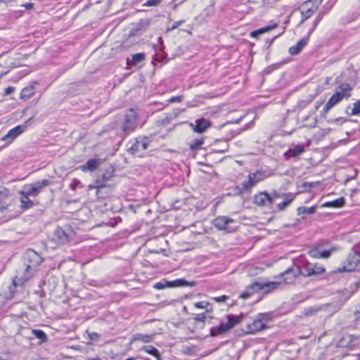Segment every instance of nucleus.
Wrapping results in <instances>:
<instances>
[{
	"mask_svg": "<svg viewBox=\"0 0 360 360\" xmlns=\"http://www.w3.org/2000/svg\"><path fill=\"white\" fill-rule=\"evenodd\" d=\"M300 275L301 268L297 266H292L280 275L281 279L279 281L264 283L255 282L250 285V288L252 290H260L264 292H270L272 290L278 288L283 283H293L296 278Z\"/></svg>",
	"mask_w": 360,
	"mask_h": 360,
	"instance_id": "f257e3e1",
	"label": "nucleus"
},
{
	"mask_svg": "<svg viewBox=\"0 0 360 360\" xmlns=\"http://www.w3.org/2000/svg\"><path fill=\"white\" fill-rule=\"evenodd\" d=\"M42 257L34 250H29L25 255V262L26 269L23 276H15L13 279V285L14 287L22 285L25 282L29 281L37 271V266L42 262Z\"/></svg>",
	"mask_w": 360,
	"mask_h": 360,
	"instance_id": "f03ea898",
	"label": "nucleus"
},
{
	"mask_svg": "<svg viewBox=\"0 0 360 360\" xmlns=\"http://www.w3.org/2000/svg\"><path fill=\"white\" fill-rule=\"evenodd\" d=\"M271 319V316L269 313L259 314L255 317L249 319L245 323V333L255 334L265 330Z\"/></svg>",
	"mask_w": 360,
	"mask_h": 360,
	"instance_id": "7ed1b4c3",
	"label": "nucleus"
},
{
	"mask_svg": "<svg viewBox=\"0 0 360 360\" xmlns=\"http://www.w3.org/2000/svg\"><path fill=\"white\" fill-rule=\"evenodd\" d=\"M243 318V314L238 316L232 314L227 315V321L226 323L221 322L218 326L213 327L210 329V335L214 337L228 332L234 326L240 323L242 321Z\"/></svg>",
	"mask_w": 360,
	"mask_h": 360,
	"instance_id": "20e7f679",
	"label": "nucleus"
},
{
	"mask_svg": "<svg viewBox=\"0 0 360 360\" xmlns=\"http://www.w3.org/2000/svg\"><path fill=\"white\" fill-rule=\"evenodd\" d=\"M137 113L136 112L132 109H129L125 115L124 120L121 124V129L122 132L125 135H129L131 132H133L137 125Z\"/></svg>",
	"mask_w": 360,
	"mask_h": 360,
	"instance_id": "39448f33",
	"label": "nucleus"
},
{
	"mask_svg": "<svg viewBox=\"0 0 360 360\" xmlns=\"http://www.w3.org/2000/svg\"><path fill=\"white\" fill-rule=\"evenodd\" d=\"M129 143L131 146L128 148L127 151L131 155L141 156L148 148V140L146 137L139 136Z\"/></svg>",
	"mask_w": 360,
	"mask_h": 360,
	"instance_id": "423d86ee",
	"label": "nucleus"
},
{
	"mask_svg": "<svg viewBox=\"0 0 360 360\" xmlns=\"http://www.w3.org/2000/svg\"><path fill=\"white\" fill-rule=\"evenodd\" d=\"M326 271L325 267L319 263L312 264L305 262L301 269V275L304 277L320 275Z\"/></svg>",
	"mask_w": 360,
	"mask_h": 360,
	"instance_id": "0eeeda50",
	"label": "nucleus"
},
{
	"mask_svg": "<svg viewBox=\"0 0 360 360\" xmlns=\"http://www.w3.org/2000/svg\"><path fill=\"white\" fill-rule=\"evenodd\" d=\"M321 0H309L301 7L302 22L309 19L317 11Z\"/></svg>",
	"mask_w": 360,
	"mask_h": 360,
	"instance_id": "6e6552de",
	"label": "nucleus"
},
{
	"mask_svg": "<svg viewBox=\"0 0 360 360\" xmlns=\"http://www.w3.org/2000/svg\"><path fill=\"white\" fill-rule=\"evenodd\" d=\"M359 262L360 254L356 252H352L348 256L344 264L338 269V271L340 272L352 271Z\"/></svg>",
	"mask_w": 360,
	"mask_h": 360,
	"instance_id": "1a4fd4ad",
	"label": "nucleus"
},
{
	"mask_svg": "<svg viewBox=\"0 0 360 360\" xmlns=\"http://www.w3.org/2000/svg\"><path fill=\"white\" fill-rule=\"evenodd\" d=\"M279 197V194L274 192L271 195L266 192H261L255 195L254 202L256 205L259 206H266L271 204L273 201Z\"/></svg>",
	"mask_w": 360,
	"mask_h": 360,
	"instance_id": "9d476101",
	"label": "nucleus"
},
{
	"mask_svg": "<svg viewBox=\"0 0 360 360\" xmlns=\"http://www.w3.org/2000/svg\"><path fill=\"white\" fill-rule=\"evenodd\" d=\"M190 127L192 130L198 134L204 133L207 129L211 127L212 122L204 117L197 119L195 123H190Z\"/></svg>",
	"mask_w": 360,
	"mask_h": 360,
	"instance_id": "9b49d317",
	"label": "nucleus"
},
{
	"mask_svg": "<svg viewBox=\"0 0 360 360\" xmlns=\"http://www.w3.org/2000/svg\"><path fill=\"white\" fill-rule=\"evenodd\" d=\"M336 250V248H331L329 250H323L322 248V246L319 245L317 246L313 247L311 248L309 251V255L314 258H324L327 259L328 258L331 253Z\"/></svg>",
	"mask_w": 360,
	"mask_h": 360,
	"instance_id": "f8f14e48",
	"label": "nucleus"
},
{
	"mask_svg": "<svg viewBox=\"0 0 360 360\" xmlns=\"http://www.w3.org/2000/svg\"><path fill=\"white\" fill-rule=\"evenodd\" d=\"M47 185V181H42L41 184L37 185H28L25 186L22 191H19V193L35 197L39 194L41 188Z\"/></svg>",
	"mask_w": 360,
	"mask_h": 360,
	"instance_id": "ddd939ff",
	"label": "nucleus"
},
{
	"mask_svg": "<svg viewBox=\"0 0 360 360\" xmlns=\"http://www.w3.org/2000/svg\"><path fill=\"white\" fill-rule=\"evenodd\" d=\"M343 99L344 98L340 93L335 91L323 107L321 114L326 115L332 108L340 103Z\"/></svg>",
	"mask_w": 360,
	"mask_h": 360,
	"instance_id": "4468645a",
	"label": "nucleus"
},
{
	"mask_svg": "<svg viewBox=\"0 0 360 360\" xmlns=\"http://www.w3.org/2000/svg\"><path fill=\"white\" fill-rule=\"evenodd\" d=\"M26 129V125H18L15 127L10 129L8 132L2 137V141H12L13 139H15L16 137H18L19 135L22 134Z\"/></svg>",
	"mask_w": 360,
	"mask_h": 360,
	"instance_id": "2eb2a0df",
	"label": "nucleus"
},
{
	"mask_svg": "<svg viewBox=\"0 0 360 360\" xmlns=\"http://www.w3.org/2000/svg\"><path fill=\"white\" fill-rule=\"evenodd\" d=\"M102 164V160L98 158L89 160L85 164L79 166L82 172H94Z\"/></svg>",
	"mask_w": 360,
	"mask_h": 360,
	"instance_id": "dca6fc26",
	"label": "nucleus"
},
{
	"mask_svg": "<svg viewBox=\"0 0 360 360\" xmlns=\"http://www.w3.org/2000/svg\"><path fill=\"white\" fill-rule=\"evenodd\" d=\"M352 86L347 82L340 83L335 89V92H338L340 95L346 99H348L352 96Z\"/></svg>",
	"mask_w": 360,
	"mask_h": 360,
	"instance_id": "f3484780",
	"label": "nucleus"
},
{
	"mask_svg": "<svg viewBox=\"0 0 360 360\" xmlns=\"http://www.w3.org/2000/svg\"><path fill=\"white\" fill-rule=\"evenodd\" d=\"M233 220L226 217H218L214 221V226L219 230H225L228 228L229 224L233 223Z\"/></svg>",
	"mask_w": 360,
	"mask_h": 360,
	"instance_id": "a211bd4d",
	"label": "nucleus"
},
{
	"mask_svg": "<svg viewBox=\"0 0 360 360\" xmlns=\"http://www.w3.org/2000/svg\"><path fill=\"white\" fill-rule=\"evenodd\" d=\"M54 236H55V240L59 244H65V243H68L70 239L69 234L61 228H58L55 231Z\"/></svg>",
	"mask_w": 360,
	"mask_h": 360,
	"instance_id": "6ab92c4d",
	"label": "nucleus"
},
{
	"mask_svg": "<svg viewBox=\"0 0 360 360\" xmlns=\"http://www.w3.org/2000/svg\"><path fill=\"white\" fill-rule=\"evenodd\" d=\"M307 41L308 37L301 39L295 45L290 47L289 53L292 56L298 54L307 45Z\"/></svg>",
	"mask_w": 360,
	"mask_h": 360,
	"instance_id": "aec40b11",
	"label": "nucleus"
},
{
	"mask_svg": "<svg viewBox=\"0 0 360 360\" xmlns=\"http://www.w3.org/2000/svg\"><path fill=\"white\" fill-rule=\"evenodd\" d=\"M304 150L302 145H296L290 148L284 154L286 158H294L302 154Z\"/></svg>",
	"mask_w": 360,
	"mask_h": 360,
	"instance_id": "412c9836",
	"label": "nucleus"
},
{
	"mask_svg": "<svg viewBox=\"0 0 360 360\" xmlns=\"http://www.w3.org/2000/svg\"><path fill=\"white\" fill-rule=\"evenodd\" d=\"M278 26L276 23L273 24L272 25L265 26L264 27L259 28L258 30L252 31L250 34V36L253 38H257L260 34H264L266 32H269Z\"/></svg>",
	"mask_w": 360,
	"mask_h": 360,
	"instance_id": "4be33fe9",
	"label": "nucleus"
},
{
	"mask_svg": "<svg viewBox=\"0 0 360 360\" xmlns=\"http://www.w3.org/2000/svg\"><path fill=\"white\" fill-rule=\"evenodd\" d=\"M207 319H212V313H208V314L207 313L196 314L194 318V321L196 323H198L200 325V328H203L204 324Z\"/></svg>",
	"mask_w": 360,
	"mask_h": 360,
	"instance_id": "5701e85b",
	"label": "nucleus"
},
{
	"mask_svg": "<svg viewBox=\"0 0 360 360\" xmlns=\"http://www.w3.org/2000/svg\"><path fill=\"white\" fill-rule=\"evenodd\" d=\"M255 181H246L245 183H243L242 184V187L236 186V191H235L234 194H236V195H241L242 193H243L244 191L248 190L250 188L253 186L255 185Z\"/></svg>",
	"mask_w": 360,
	"mask_h": 360,
	"instance_id": "b1692460",
	"label": "nucleus"
},
{
	"mask_svg": "<svg viewBox=\"0 0 360 360\" xmlns=\"http://www.w3.org/2000/svg\"><path fill=\"white\" fill-rule=\"evenodd\" d=\"M142 350L156 357L157 360H161L160 354L155 347L152 345L144 346L142 347Z\"/></svg>",
	"mask_w": 360,
	"mask_h": 360,
	"instance_id": "393cba45",
	"label": "nucleus"
},
{
	"mask_svg": "<svg viewBox=\"0 0 360 360\" xmlns=\"http://www.w3.org/2000/svg\"><path fill=\"white\" fill-rule=\"evenodd\" d=\"M345 203V199L343 198H340L333 201L326 202L323 205V207H340Z\"/></svg>",
	"mask_w": 360,
	"mask_h": 360,
	"instance_id": "a878e982",
	"label": "nucleus"
},
{
	"mask_svg": "<svg viewBox=\"0 0 360 360\" xmlns=\"http://www.w3.org/2000/svg\"><path fill=\"white\" fill-rule=\"evenodd\" d=\"M20 202H21V207L22 209H28L34 205V202L30 200L29 196L24 194H20Z\"/></svg>",
	"mask_w": 360,
	"mask_h": 360,
	"instance_id": "bb28decb",
	"label": "nucleus"
},
{
	"mask_svg": "<svg viewBox=\"0 0 360 360\" xmlns=\"http://www.w3.org/2000/svg\"><path fill=\"white\" fill-rule=\"evenodd\" d=\"M144 58H145L144 53H135V54L132 55L131 60L127 59V65H136L137 63L143 61L144 60Z\"/></svg>",
	"mask_w": 360,
	"mask_h": 360,
	"instance_id": "cd10ccee",
	"label": "nucleus"
},
{
	"mask_svg": "<svg viewBox=\"0 0 360 360\" xmlns=\"http://www.w3.org/2000/svg\"><path fill=\"white\" fill-rule=\"evenodd\" d=\"M203 143H204L203 137L195 139L190 142L189 147H190L191 150H196L201 148Z\"/></svg>",
	"mask_w": 360,
	"mask_h": 360,
	"instance_id": "c85d7f7f",
	"label": "nucleus"
},
{
	"mask_svg": "<svg viewBox=\"0 0 360 360\" xmlns=\"http://www.w3.org/2000/svg\"><path fill=\"white\" fill-rule=\"evenodd\" d=\"M153 335L136 334L134 338V341H141L145 343H148L153 341Z\"/></svg>",
	"mask_w": 360,
	"mask_h": 360,
	"instance_id": "c756f323",
	"label": "nucleus"
},
{
	"mask_svg": "<svg viewBox=\"0 0 360 360\" xmlns=\"http://www.w3.org/2000/svg\"><path fill=\"white\" fill-rule=\"evenodd\" d=\"M34 94V89L33 86H28L25 87L20 94V96L22 98H30Z\"/></svg>",
	"mask_w": 360,
	"mask_h": 360,
	"instance_id": "7c9ffc66",
	"label": "nucleus"
},
{
	"mask_svg": "<svg viewBox=\"0 0 360 360\" xmlns=\"http://www.w3.org/2000/svg\"><path fill=\"white\" fill-rule=\"evenodd\" d=\"M297 214L298 215H302V214H311L315 212V207H299L297 210Z\"/></svg>",
	"mask_w": 360,
	"mask_h": 360,
	"instance_id": "2f4dec72",
	"label": "nucleus"
},
{
	"mask_svg": "<svg viewBox=\"0 0 360 360\" xmlns=\"http://www.w3.org/2000/svg\"><path fill=\"white\" fill-rule=\"evenodd\" d=\"M195 307L198 309H206L205 313H212L210 309H212L211 304L206 301L198 302L194 304Z\"/></svg>",
	"mask_w": 360,
	"mask_h": 360,
	"instance_id": "473e14b6",
	"label": "nucleus"
},
{
	"mask_svg": "<svg viewBox=\"0 0 360 360\" xmlns=\"http://www.w3.org/2000/svg\"><path fill=\"white\" fill-rule=\"evenodd\" d=\"M346 112L349 115H360V100H358L353 103V107H352L350 112H349L347 111H346Z\"/></svg>",
	"mask_w": 360,
	"mask_h": 360,
	"instance_id": "72a5a7b5",
	"label": "nucleus"
},
{
	"mask_svg": "<svg viewBox=\"0 0 360 360\" xmlns=\"http://www.w3.org/2000/svg\"><path fill=\"white\" fill-rule=\"evenodd\" d=\"M32 334L38 339H40L42 341H46V338H47V336L46 335V333L41 330H32Z\"/></svg>",
	"mask_w": 360,
	"mask_h": 360,
	"instance_id": "f704fd0d",
	"label": "nucleus"
},
{
	"mask_svg": "<svg viewBox=\"0 0 360 360\" xmlns=\"http://www.w3.org/2000/svg\"><path fill=\"white\" fill-rule=\"evenodd\" d=\"M96 183H97L96 185H89V189H93V188L96 189L97 196L99 198H101L102 196L100 195V193L101 192V190L105 188V186L103 184H98V183H100V181H96Z\"/></svg>",
	"mask_w": 360,
	"mask_h": 360,
	"instance_id": "c9c22d12",
	"label": "nucleus"
},
{
	"mask_svg": "<svg viewBox=\"0 0 360 360\" xmlns=\"http://www.w3.org/2000/svg\"><path fill=\"white\" fill-rule=\"evenodd\" d=\"M8 196L9 191L4 187H0V201L6 199Z\"/></svg>",
	"mask_w": 360,
	"mask_h": 360,
	"instance_id": "e433bc0d",
	"label": "nucleus"
},
{
	"mask_svg": "<svg viewBox=\"0 0 360 360\" xmlns=\"http://www.w3.org/2000/svg\"><path fill=\"white\" fill-rule=\"evenodd\" d=\"M162 0H147L144 4V6H157L161 3Z\"/></svg>",
	"mask_w": 360,
	"mask_h": 360,
	"instance_id": "4c0bfd02",
	"label": "nucleus"
},
{
	"mask_svg": "<svg viewBox=\"0 0 360 360\" xmlns=\"http://www.w3.org/2000/svg\"><path fill=\"white\" fill-rule=\"evenodd\" d=\"M150 24V20H148V19H146V20H141L139 25H138V27H137V30H141V29H144L146 27H147Z\"/></svg>",
	"mask_w": 360,
	"mask_h": 360,
	"instance_id": "58836bf2",
	"label": "nucleus"
},
{
	"mask_svg": "<svg viewBox=\"0 0 360 360\" xmlns=\"http://www.w3.org/2000/svg\"><path fill=\"white\" fill-rule=\"evenodd\" d=\"M167 286H172V285L169 282H167V283L158 282V283H155L153 285L154 288L158 289V290L163 289Z\"/></svg>",
	"mask_w": 360,
	"mask_h": 360,
	"instance_id": "ea45409f",
	"label": "nucleus"
},
{
	"mask_svg": "<svg viewBox=\"0 0 360 360\" xmlns=\"http://www.w3.org/2000/svg\"><path fill=\"white\" fill-rule=\"evenodd\" d=\"M185 22L184 20H178V21H175L174 22V24L170 27H168L167 31V32H171V31H173L175 29H176L179 25H182L184 22Z\"/></svg>",
	"mask_w": 360,
	"mask_h": 360,
	"instance_id": "a19ab883",
	"label": "nucleus"
},
{
	"mask_svg": "<svg viewBox=\"0 0 360 360\" xmlns=\"http://www.w3.org/2000/svg\"><path fill=\"white\" fill-rule=\"evenodd\" d=\"M295 195L293 193H288L285 195L284 196V200L288 203V205H290L291 202L294 200Z\"/></svg>",
	"mask_w": 360,
	"mask_h": 360,
	"instance_id": "79ce46f5",
	"label": "nucleus"
},
{
	"mask_svg": "<svg viewBox=\"0 0 360 360\" xmlns=\"http://www.w3.org/2000/svg\"><path fill=\"white\" fill-rule=\"evenodd\" d=\"M182 96H172L167 101V103H171L174 102H181L182 101Z\"/></svg>",
	"mask_w": 360,
	"mask_h": 360,
	"instance_id": "37998d69",
	"label": "nucleus"
},
{
	"mask_svg": "<svg viewBox=\"0 0 360 360\" xmlns=\"http://www.w3.org/2000/svg\"><path fill=\"white\" fill-rule=\"evenodd\" d=\"M217 302H224L228 300V297L226 295H222L219 297H216L213 298Z\"/></svg>",
	"mask_w": 360,
	"mask_h": 360,
	"instance_id": "c03bdc74",
	"label": "nucleus"
},
{
	"mask_svg": "<svg viewBox=\"0 0 360 360\" xmlns=\"http://www.w3.org/2000/svg\"><path fill=\"white\" fill-rule=\"evenodd\" d=\"M321 309V308H316V307H311L309 308L307 311V315H312L315 313H316L317 311H319V310Z\"/></svg>",
	"mask_w": 360,
	"mask_h": 360,
	"instance_id": "a18cd8bd",
	"label": "nucleus"
},
{
	"mask_svg": "<svg viewBox=\"0 0 360 360\" xmlns=\"http://www.w3.org/2000/svg\"><path fill=\"white\" fill-rule=\"evenodd\" d=\"M288 203L283 200L282 202L281 203H278V205H277V207H278V210L279 211H282L287 206H288Z\"/></svg>",
	"mask_w": 360,
	"mask_h": 360,
	"instance_id": "49530a36",
	"label": "nucleus"
},
{
	"mask_svg": "<svg viewBox=\"0 0 360 360\" xmlns=\"http://www.w3.org/2000/svg\"><path fill=\"white\" fill-rule=\"evenodd\" d=\"M14 90H15V88H13L12 86H8L4 90V94L5 95H10V94H11L14 91Z\"/></svg>",
	"mask_w": 360,
	"mask_h": 360,
	"instance_id": "de8ad7c7",
	"label": "nucleus"
},
{
	"mask_svg": "<svg viewBox=\"0 0 360 360\" xmlns=\"http://www.w3.org/2000/svg\"><path fill=\"white\" fill-rule=\"evenodd\" d=\"M250 295H251L250 292H249L248 291H245V292H243V293H241L240 295V297L242 298V299H247L249 297H250Z\"/></svg>",
	"mask_w": 360,
	"mask_h": 360,
	"instance_id": "09e8293b",
	"label": "nucleus"
},
{
	"mask_svg": "<svg viewBox=\"0 0 360 360\" xmlns=\"http://www.w3.org/2000/svg\"><path fill=\"white\" fill-rule=\"evenodd\" d=\"M176 283H178L179 284L177 285L179 286H184L186 285L188 282L185 280L179 279L175 281Z\"/></svg>",
	"mask_w": 360,
	"mask_h": 360,
	"instance_id": "8fccbe9b",
	"label": "nucleus"
},
{
	"mask_svg": "<svg viewBox=\"0 0 360 360\" xmlns=\"http://www.w3.org/2000/svg\"><path fill=\"white\" fill-rule=\"evenodd\" d=\"M327 12H323V11H321L319 12V13L318 14V15L316 16V20H317L318 21H321L323 17V15L326 13Z\"/></svg>",
	"mask_w": 360,
	"mask_h": 360,
	"instance_id": "3c124183",
	"label": "nucleus"
},
{
	"mask_svg": "<svg viewBox=\"0 0 360 360\" xmlns=\"http://www.w3.org/2000/svg\"><path fill=\"white\" fill-rule=\"evenodd\" d=\"M192 352H193V349L188 347L184 348V352L186 354H191Z\"/></svg>",
	"mask_w": 360,
	"mask_h": 360,
	"instance_id": "603ef678",
	"label": "nucleus"
},
{
	"mask_svg": "<svg viewBox=\"0 0 360 360\" xmlns=\"http://www.w3.org/2000/svg\"><path fill=\"white\" fill-rule=\"evenodd\" d=\"M22 6L25 7L27 9H31L33 8V4L32 3H26Z\"/></svg>",
	"mask_w": 360,
	"mask_h": 360,
	"instance_id": "864d4df0",
	"label": "nucleus"
},
{
	"mask_svg": "<svg viewBox=\"0 0 360 360\" xmlns=\"http://www.w3.org/2000/svg\"><path fill=\"white\" fill-rule=\"evenodd\" d=\"M79 181H76L75 183H72L70 185V187L72 188V189H75L76 186H77V184H79Z\"/></svg>",
	"mask_w": 360,
	"mask_h": 360,
	"instance_id": "5fc2aeb1",
	"label": "nucleus"
},
{
	"mask_svg": "<svg viewBox=\"0 0 360 360\" xmlns=\"http://www.w3.org/2000/svg\"><path fill=\"white\" fill-rule=\"evenodd\" d=\"M315 27L311 25V27L308 31V37L311 34V33L315 30Z\"/></svg>",
	"mask_w": 360,
	"mask_h": 360,
	"instance_id": "6e6d98bb",
	"label": "nucleus"
},
{
	"mask_svg": "<svg viewBox=\"0 0 360 360\" xmlns=\"http://www.w3.org/2000/svg\"><path fill=\"white\" fill-rule=\"evenodd\" d=\"M312 185H313V183H304L303 184V186L307 188L308 187H311Z\"/></svg>",
	"mask_w": 360,
	"mask_h": 360,
	"instance_id": "4d7b16f0",
	"label": "nucleus"
},
{
	"mask_svg": "<svg viewBox=\"0 0 360 360\" xmlns=\"http://www.w3.org/2000/svg\"><path fill=\"white\" fill-rule=\"evenodd\" d=\"M319 22H320L319 21H318L317 20H316V19H315V20H314V22H313V23H312L313 27H314L315 28H316V27H317V25H318V24H319Z\"/></svg>",
	"mask_w": 360,
	"mask_h": 360,
	"instance_id": "13d9d810",
	"label": "nucleus"
},
{
	"mask_svg": "<svg viewBox=\"0 0 360 360\" xmlns=\"http://www.w3.org/2000/svg\"><path fill=\"white\" fill-rule=\"evenodd\" d=\"M160 304H162V305H164V306H167V305L172 304V302H169V301H165L164 302L160 303Z\"/></svg>",
	"mask_w": 360,
	"mask_h": 360,
	"instance_id": "bf43d9fd",
	"label": "nucleus"
},
{
	"mask_svg": "<svg viewBox=\"0 0 360 360\" xmlns=\"http://www.w3.org/2000/svg\"><path fill=\"white\" fill-rule=\"evenodd\" d=\"M86 360H101V359L98 357V356H96L95 358H89V359H87Z\"/></svg>",
	"mask_w": 360,
	"mask_h": 360,
	"instance_id": "052dcab7",
	"label": "nucleus"
},
{
	"mask_svg": "<svg viewBox=\"0 0 360 360\" xmlns=\"http://www.w3.org/2000/svg\"><path fill=\"white\" fill-rule=\"evenodd\" d=\"M158 41H159V43H160V44H163V40H162V37H159V38H158Z\"/></svg>",
	"mask_w": 360,
	"mask_h": 360,
	"instance_id": "680f3d73",
	"label": "nucleus"
},
{
	"mask_svg": "<svg viewBox=\"0 0 360 360\" xmlns=\"http://www.w3.org/2000/svg\"><path fill=\"white\" fill-rule=\"evenodd\" d=\"M248 178H249V179H248L249 181L254 180L253 178L252 177L251 174H249Z\"/></svg>",
	"mask_w": 360,
	"mask_h": 360,
	"instance_id": "e2e57ef3",
	"label": "nucleus"
},
{
	"mask_svg": "<svg viewBox=\"0 0 360 360\" xmlns=\"http://www.w3.org/2000/svg\"><path fill=\"white\" fill-rule=\"evenodd\" d=\"M95 336L98 337V335L96 333H94L93 337H91V339H94V338H95Z\"/></svg>",
	"mask_w": 360,
	"mask_h": 360,
	"instance_id": "0e129e2a",
	"label": "nucleus"
},
{
	"mask_svg": "<svg viewBox=\"0 0 360 360\" xmlns=\"http://www.w3.org/2000/svg\"><path fill=\"white\" fill-rule=\"evenodd\" d=\"M95 336L98 337V335L96 333H94L93 337H91V339H94V338H95Z\"/></svg>",
	"mask_w": 360,
	"mask_h": 360,
	"instance_id": "69168bd1",
	"label": "nucleus"
},
{
	"mask_svg": "<svg viewBox=\"0 0 360 360\" xmlns=\"http://www.w3.org/2000/svg\"><path fill=\"white\" fill-rule=\"evenodd\" d=\"M177 6H178V4H175L174 5V6H173V8H174V9H176V8L177 7Z\"/></svg>",
	"mask_w": 360,
	"mask_h": 360,
	"instance_id": "338daca9",
	"label": "nucleus"
},
{
	"mask_svg": "<svg viewBox=\"0 0 360 360\" xmlns=\"http://www.w3.org/2000/svg\"><path fill=\"white\" fill-rule=\"evenodd\" d=\"M126 360H134V358L131 357V358L127 359Z\"/></svg>",
	"mask_w": 360,
	"mask_h": 360,
	"instance_id": "774afa93",
	"label": "nucleus"
}]
</instances>
